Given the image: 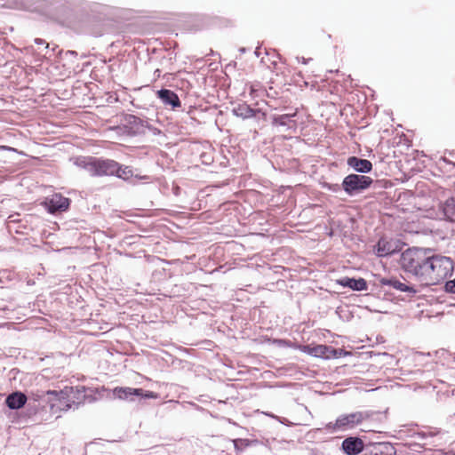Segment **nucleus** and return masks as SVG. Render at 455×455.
Segmentation results:
<instances>
[{"label":"nucleus","instance_id":"f3484780","mask_svg":"<svg viewBox=\"0 0 455 455\" xmlns=\"http://www.w3.org/2000/svg\"><path fill=\"white\" fill-rule=\"evenodd\" d=\"M383 283L387 284L400 291L409 292L412 294L417 292V290L413 286H410L397 279L385 280L383 281Z\"/></svg>","mask_w":455,"mask_h":455},{"label":"nucleus","instance_id":"f257e3e1","mask_svg":"<svg viewBox=\"0 0 455 455\" xmlns=\"http://www.w3.org/2000/svg\"><path fill=\"white\" fill-rule=\"evenodd\" d=\"M453 261L442 255L427 256L421 273V282L427 285L437 284L451 275Z\"/></svg>","mask_w":455,"mask_h":455},{"label":"nucleus","instance_id":"2eb2a0df","mask_svg":"<svg viewBox=\"0 0 455 455\" xmlns=\"http://www.w3.org/2000/svg\"><path fill=\"white\" fill-rule=\"evenodd\" d=\"M232 112L235 116L246 119L254 116L257 110L251 108L246 103H240L233 108Z\"/></svg>","mask_w":455,"mask_h":455},{"label":"nucleus","instance_id":"f03ea898","mask_svg":"<svg viewBox=\"0 0 455 455\" xmlns=\"http://www.w3.org/2000/svg\"><path fill=\"white\" fill-rule=\"evenodd\" d=\"M427 256L421 249H409L402 253L401 265L402 267L421 280V273Z\"/></svg>","mask_w":455,"mask_h":455},{"label":"nucleus","instance_id":"aec40b11","mask_svg":"<svg viewBox=\"0 0 455 455\" xmlns=\"http://www.w3.org/2000/svg\"><path fill=\"white\" fill-rule=\"evenodd\" d=\"M126 122L128 124L132 125V128L135 129V132H140V129L145 127L146 123L140 117L133 115L127 116Z\"/></svg>","mask_w":455,"mask_h":455},{"label":"nucleus","instance_id":"0eeeda50","mask_svg":"<svg viewBox=\"0 0 455 455\" xmlns=\"http://www.w3.org/2000/svg\"><path fill=\"white\" fill-rule=\"evenodd\" d=\"M118 170V163L111 159L95 158L92 176L114 175Z\"/></svg>","mask_w":455,"mask_h":455},{"label":"nucleus","instance_id":"4be33fe9","mask_svg":"<svg viewBox=\"0 0 455 455\" xmlns=\"http://www.w3.org/2000/svg\"><path fill=\"white\" fill-rule=\"evenodd\" d=\"M114 175L123 180H128L132 176V171L129 166H122L118 164V170Z\"/></svg>","mask_w":455,"mask_h":455},{"label":"nucleus","instance_id":"f8f14e48","mask_svg":"<svg viewBox=\"0 0 455 455\" xmlns=\"http://www.w3.org/2000/svg\"><path fill=\"white\" fill-rule=\"evenodd\" d=\"M26 402L27 396L21 392L12 393L5 399L6 405L12 410L22 408Z\"/></svg>","mask_w":455,"mask_h":455},{"label":"nucleus","instance_id":"1a4fd4ad","mask_svg":"<svg viewBox=\"0 0 455 455\" xmlns=\"http://www.w3.org/2000/svg\"><path fill=\"white\" fill-rule=\"evenodd\" d=\"M347 164L355 172L361 173H367L371 171L372 164L367 159L358 158L356 156H350L347 159Z\"/></svg>","mask_w":455,"mask_h":455},{"label":"nucleus","instance_id":"ddd939ff","mask_svg":"<svg viewBox=\"0 0 455 455\" xmlns=\"http://www.w3.org/2000/svg\"><path fill=\"white\" fill-rule=\"evenodd\" d=\"M397 247L395 245V243L387 241L385 238H381L375 247L376 253L379 257L390 255L394 253Z\"/></svg>","mask_w":455,"mask_h":455},{"label":"nucleus","instance_id":"c85d7f7f","mask_svg":"<svg viewBox=\"0 0 455 455\" xmlns=\"http://www.w3.org/2000/svg\"><path fill=\"white\" fill-rule=\"evenodd\" d=\"M335 188H336L333 189L334 191H338L339 189V185H335Z\"/></svg>","mask_w":455,"mask_h":455},{"label":"nucleus","instance_id":"4468645a","mask_svg":"<svg viewBox=\"0 0 455 455\" xmlns=\"http://www.w3.org/2000/svg\"><path fill=\"white\" fill-rule=\"evenodd\" d=\"M339 283L344 287H348L354 291H365L367 289V283L364 279L344 277L339 281Z\"/></svg>","mask_w":455,"mask_h":455},{"label":"nucleus","instance_id":"9b49d317","mask_svg":"<svg viewBox=\"0 0 455 455\" xmlns=\"http://www.w3.org/2000/svg\"><path fill=\"white\" fill-rule=\"evenodd\" d=\"M307 352L313 356L325 359H329L336 354V350L334 348L326 345H316L312 347H308Z\"/></svg>","mask_w":455,"mask_h":455},{"label":"nucleus","instance_id":"6e6552de","mask_svg":"<svg viewBox=\"0 0 455 455\" xmlns=\"http://www.w3.org/2000/svg\"><path fill=\"white\" fill-rule=\"evenodd\" d=\"M342 450L347 455H357L363 450V442L358 437H347L342 442Z\"/></svg>","mask_w":455,"mask_h":455},{"label":"nucleus","instance_id":"7ed1b4c3","mask_svg":"<svg viewBox=\"0 0 455 455\" xmlns=\"http://www.w3.org/2000/svg\"><path fill=\"white\" fill-rule=\"evenodd\" d=\"M368 418V413L363 411L342 414L337 418L335 422L328 423L326 428L331 432L346 431L355 428Z\"/></svg>","mask_w":455,"mask_h":455},{"label":"nucleus","instance_id":"a878e982","mask_svg":"<svg viewBox=\"0 0 455 455\" xmlns=\"http://www.w3.org/2000/svg\"><path fill=\"white\" fill-rule=\"evenodd\" d=\"M35 42H36V44H44V41L43 39H40V38H36V39L35 40Z\"/></svg>","mask_w":455,"mask_h":455},{"label":"nucleus","instance_id":"6ab92c4d","mask_svg":"<svg viewBox=\"0 0 455 455\" xmlns=\"http://www.w3.org/2000/svg\"><path fill=\"white\" fill-rule=\"evenodd\" d=\"M442 209L444 217L448 220L455 222V199H447L446 202L443 204Z\"/></svg>","mask_w":455,"mask_h":455},{"label":"nucleus","instance_id":"5701e85b","mask_svg":"<svg viewBox=\"0 0 455 455\" xmlns=\"http://www.w3.org/2000/svg\"><path fill=\"white\" fill-rule=\"evenodd\" d=\"M445 291L450 293H455V278L445 283Z\"/></svg>","mask_w":455,"mask_h":455},{"label":"nucleus","instance_id":"a211bd4d","mask_svg":"<svg viewBox=\"0 0 455 455\" xmlns=\"http://www.w3.org/2000/svg\"><path fill=\"white\" fill-rule=\"evenodd\" d=\"M94 164H95L94 157L79 156V157L76 158V160H75L76 165L84 169L92 176L93 175V172H94Z\"/></svg>","mask_w":455,"mask_h":455},{"label":"nucleus","instance_id":"39448f33","mask_svg":"<svg viewBox=\"0 0 455 455\" xmlns=\"http://www.w3.org/2000/svg\"><path fill=\"white\" fill-rule=\"evenodd\" d=\"M44 204L49 212L55 213L57 212L67 211L69 207L70 201L60 194H54L47 197Z\"/></svg>","mask_w":455,"mask_h":455},{"label":"nucleus","instance_id":"bb28decb","mask_svg":"<svg viewBox=\"0 0 455 455\" xmlns=\"http://www.w3.org/2000/svg\"><path fill=\"white\" fill-rule=\"evenodd\" d=\"M300 59H301V60H302V63H304V64H307V60H308L305 59L304 57H302V58H300Z\"/></svg>","mask_w":455,"mask_h":455},{"label":"nucleus","instance_id":"423d86ee","mask_svg":"<svg viewBox=\"0 0 455 455\" xmlns=\"http://www.w3.org/2000/svg\"><path fill=\"white\" fill-rule=\"evenodd\" d=\"M114 394L120 399H128L133 395L141 398H156L157 395L152 391H144L142 388L132 387H116L114 389Z\"/></svg>","mask_w":455,"mask_h":455},{"label":"nucleus","instance_id":"cd10ccee","mask_svg":"<svg viewBox=\"0 0 455 455\" xmlns=\"http://www.w3.org/2000/svg\"><path fill=\"white\" fill-rule=\"evenodd\" d=\"M49 395H57L56 391H48L47 392Z\"/></svg>","mask_w":455,"mask_h":455},{"label":"nucleus","instance_id":"412c9836","mask_svg":"<svg viewBox=\"0 0 455 455\" xmlns=\"http://www.w3.org/2000/svg\"><path fill=\"white\" fill-rule=\"evenodd\" d=\"M294 116H295V114H292V115L285 114V115L275 116L273 118V124H276V125H281V126H290V123L292 122L291 117Z\"/></svg>","mask_w":455,"mask_h":455},{"label":"nucleus","instance_id":"20e7f679","mask_svg":"<svg viewBox=\"0 0 455 455\" xmlns=\"http://www.w3.org/2000/svg\"><path fill=\"white\" fill-rule=\"evenodd\" d=\"M372 181L368 176L349 174L343 180L342 188L347 195L353 196L368 188Z\"/></svg>","mask_w":455,"mask_h":455},{"label":"nucleus","instance_id":"b1692460","mask_svg":"<svg viewBox=\"0 0 455 455\" xmlns=\"http://www.w3.org/2000/svg\"><path fill=\"white\" fill-rule=\"evenodd\" d=\"M76 392H77V394H78V395L76 396V398H77V399H79V398H80V395H83L84 393H85L86 388H85V387H76Z\"/></svg>","mask_w":455,"mask_h":455},{"label":"nucleus","instance_id":"dca6fc26","mask_svg":"<svg viewBox=\"0 0 455 455\" xmlns=\"http://www.w3.org/2000/svg\"><path fill=\"white\" fill-rule=\"evenodd\" d=\"M371 453L373 455H395V450L389 443H379L373 445Z\"/></svg>","mask_w":455,"mask_h":455},{"label":"nucleus","instance_id":"9d476101","mask_svg":"<svg viewBox=\"0 0 455 455\" xmlns=\"http://www.w3.org/2000/svg\"><path fill=\"white\" fill-rule=\"evenodd\" d=\"M157 97L163 101L164 105H170L173 108L180 107V100L178 95L168 89H161L157 91Z\"/></svg>","mask_w":455,"mask_h":455},{"label":"nucleus","instance_id":"393cba45","mask_svg":"<svg viewBox=\"0 0 455 455\" xmlns=\"http://www.w3.org/2000/svg\"><path fill=\"white\" fill-rule=\"evenodd\" d=\"M71 408V405L69 403H66L64 407L61 408L63 411H68Z\"/></svg>","mask_w":455,"mask_h":455}]
</instances>
